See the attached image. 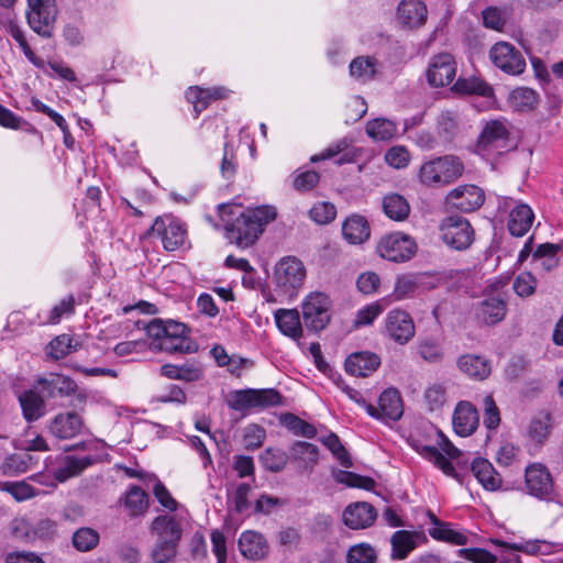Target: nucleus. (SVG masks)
I'll list each match as a JSON object with an SVG mask.
<instances>
[{
    "mask_svg": "<svg viewBox=\"0 0 563 563\" xmlns=\"http://www.w3.org/2000/svg\"><path fill=\"white\" fill-rule=\"evenodd\" d=\"M219 217L230 243L247 249L255 244L266 225L276 219L277 210L269 205L244 209L239 205L222 203L219 206Z\"/></svg>",
    "mask_w": 563,
    "mask_h": 563,
    "instance_id": "nucleus-1",
    "label": "nucleus"
},
{
    "mask_svg": "<svg viewBox=\"0 0 563 563\" xmlns=\"http://www.w3.org/2000/svg\"><path fill=\"white\" fill-rule=\"evenodd\" d=\"M150 347L167 353H192L196 344L187 335V327L174 320L154 319L146 325Z\"/></svg>",
    "mask_w": 563,
    "mask_h": 563,
    "instance_id": "nucleus-2",
    "label": "nucleus"
},
{
    "mask_svg": "<svg viewBox=\"0 0 563 563\" xmlns=\"http://www.w3.org/2000/svg\"><path fill=\"white\" fill-rule=\"evenodd\" d=\"M464 173V164L455 155H443L424 161L418 170V181L427 188L439 189L456 181Z\"/></svg>",
    "mask_w": 563,
    "mask_h": 563,
    "instance_id": "nucleus-3",
    "label": "nucleus"
},
{
    "mask_svg": "<svg viewBox=\"0 0 563 563\" xmlns=\"http://www.w3.org/2000/svg\"><path fill=\"white\" fill-rule=\"evenodd\" d=\"M511 135V125L505 118L482 122V130L476 141V153L484 157L500 154L507 148Z\"/></svg>",
    "mask_w": 563,
    "mask_h": 563,
    "instance_id": "nucleus-4",
    "label": "nucleus"
},
{
    "mask_svg": "<svg viewBox=\"0 0 563 563\" xmlns=\"http://www.w3.org/2000/svg\"><path fill=\"white\" fill-rule=\"evenodd\" d=\"M280 402L282 396L273 388L235 390L228 398V406L244 416L253 411L276 407Z\"/></svg>",
    "mask_w": 563,
    "mask_h": 563,
    "instance_id": "nucleus-5",
    "label": "nucleus"
},
{
    "mask_svg": "<svg viewBox=\"0 0 563 563\" xmlns=\"http://www.w3.org/2000/svg\"><path fill=\"white\" fill-rule=\"evenodd\" d=\"M147 233L159 239L167 252L185 249L188 245L186 225L170 214L157 217Z\"/></svg>",
    "mask_w": 563,
    "mask_h": 563,
    "instance_id": "nucleus-6",
    "label": "nucleus"
},
{
    "mask_svg": "<svg viewBox=\"0 0 563 563\" xmlns=\"http://www.w3.org/2000/svg\"><path fill=\"white\" fill-rule=\"evenodd\" d=\"M306 267L296 256H285L278 261L274 271L276 286L280 292L294 297L306 279Z\"/></svg>",
    "mask_w": 563,
    "mask_h": 563,
    "instance_id": "nucleus-7",
    "label": "nucleus"
},
{
    "mask_svg": "<svg viewBox=\"0 0 563 563\" xmlns=\"http://www.w3.org/2000/svg\"><path fill=\"white\" fill-rule=\"evenodd\" d=\"M332 301L321 291L309 292L301 302L305 325L312 331L323 330L331 319Z\"/></svg>",
    "mask_w": 563,
    "mask_h": 563,
    "instance_id": "nucleus-8",
    "label": "nucleus"
},
{
    "mask_svg": "<svg viewBox=\"0 0 563 563\" xmlns=\"http://www.w3.org/2000/svg\"><path fill=\"white\" fill-rule=\"evenodd\" d=\"M441 240L451 249L464 251L474 242L475 232L470 221L460 216L444 218L439 227Z\"/></svg>",
    "mask_w": 563,
    "mask_h": 563,
    "instance_id": "nucleus-9",
    "label": "nucleus"
},
{
    "mask_svg": "<svg viewBox=\"0 0 563 563\" xmlns=\"http://www.w3.org/2000/svg\"><path fill=\"white\" fill-rule=\"evenodd\" d=\"M57 12L55 0H27V23L43 37L52 36Z\"/></svg>",
    "mask_w": 563,
    "mask_h": 563,
    "instance_id": "nucleus-10",
    "label": "nucleus"
},
{
    "mask_svg": "<svg viewBox=\"0 0 563 563\" xmlns=\"http://www.w3.org/2000/svg\"><path fill=\"white\" fill-rule=\"evenodd\" d=\"M377 253L384 260L401 263L409 261L417 252L412 238L400 232L384 235L377 243Z\"/></svg>",
    "mask_w": 563,
    "mask_h": 563,
    "instance_id": "nucleus-11",
    "label": "nucleus"
},
{
    "mask_svg": "<svg viewBox=\"0 0 563 563\" xmlns=\"http://www.w3.org/2000/svg\"><path fill=\"white\" fill-rule=\"evenodd\" d=\"M525 492L539 499L551 500L554 493V482L549 468L541 463H531L525 471Z\"/></svg>",
    "mask_w": 563,
    "mask_h": 563,
    "instance_id": "nucleus-12",
    "label": "nucleus"
},
{
    "mask_svg": "<svg viewBox=\"0 0 563 563\" xmlns=\"http://www.w3.org/2000/svg\"><path fill=\"white\" fill-rule=\"evenodd\" d=\"M385 334L398 344H407L416 333L411 316L399 308L388 311L384 322Z\"/></svg>",
    "mask_w": 563,
    "mask_h": 563,
    "instance_id": "nucleus-13",
    "label": "nucleus"
},
{
    "mask_svg": "<svg viewBox=\"0 0 563 563\" xmlns=\"http://www.w3.org/2000/svg\"><path fill=\"white\" fill-rule=\"evenodd\" d=\"M456 75V62L446 52L431 56L426 69L427 81L431 87L439 88L450 85Z\"/></svg>",
    "mask_w": 563,
    "mask_h": 563,
    "instance_id": "nucleus-14",
    "label": "nucleus"
},
{
    "mask_svg": "<svg viewBox=\"0 0 563 563\" xmlns=\"http://www.w3.org/2000/svg\"><path fill=\"white\" fill-rule=\"evenodd\" d=\"M493 64L509 75H520L526 69V60L522 54L507 42H498L489 51Z\"/></svg>",
    "mask_w": 563,
    "mask_h": 563,
    "instance_id": "nucleus-15",
    "label": "nucleus"
},
{
    "mask_svg": "<svg viewBox=\"0 0 563 563\" xmlns=\"http://www.w3.org/2000/svg\"><path fill=\"white\" fill-rule=\"evenodd\" d=\"M366 412L382 421H397L404 413L402 400L399 391L395 388L384 390L378 398V407L363 401Z\"/></svg>",
    "mask_w": 563,
    "mask_h": 563,
    "instance_id": "nucleus-16",
    "label": "nucleus"
},
{
    "mask_svg": "<svg viewBox=\"0 0 563 563\" xmlns=\"http://www.w3.org/2000/svg\"><path fill=\"white\" fill-rule=\"evenodd\" d=\"M494 545L501 549V558L505 562H510L515 552H523L529 555H549L558 551L559 544L545 540H527L521 542L508 543L498 539L490 541Z\"/></svg>",
    "mask_w": 563,
    "mask_h": 563,
    "instance_id": "nucleus-17",
    "label": "nucleus"
},
{
    "mask_svg": "<svg viewBox=\"0 0 563 563\" xmlns=\"http://www.w3.org/2000/svg\"><path fill=\"white\" fill-rule=\"evenodd\" d=\"M485 194L475 185H461L452 189L446 196V202L462 212H472L482 207Z\"/></svg>",
    "mask_w": 563,
    "mask_h": 563,
    "instance_id": "nucleus-18",
    "label": "nucleus"
},
{
    "mask_svg": "<svg viewBox=\"0 0 563 563\" xmlns=\"http://www.w3.org/2000/svg\"><path fill=\"white\" fill-rule=\"evenodd\" d=\"M35 388L44 398L68 397L76 393L77 384L74 379L63 374L48 373L35 382Z\"/></svg>",
    "mask_w": 563,
    "mask_h": 563,
    "instance_id": "nucleus-19",
    "label": "nucleus"
},
{
    "mask_svg": "<svg viewBox=\"0 0 563 563\" xmlns=\"http://www.w3.org/2000/svg\"><path fill=\"white\" fill-rule=\"evenodd\" d=\"M439 445L441 451L434 446H426L423 450L424 456L438 468H440L445 475L455 477V470L450 459H457L461 455V451L444 437H441Z\"/></svg>",
    "mask_w": 563,
    "mask_h": 563,
    "instance_id": "nucleus-20",
    "label": "nucleus"
},
{
    "mask_svg": "<svg viewBox=\"0 0 563 563\" xmlns=\"http://www.w3.org/2000/svg\"><path fill=\"white\" fill-rule=\"evenodd\" d=\"M376 517V509L366 501L350 504L342 515L344 525L354 530L371 527Z\"/></svg>",
    "mask_w": 563,
    "mask_h": 563,
    "instance_id": "nucleus-21",
    "label": "nucleus"
},
{
    "mask_svg": "<svg viewBox=\"0 0 563 563\" xmlns=\"http://www.w3.org/2000/svg\"><path fill=\"white\" fill-rule=\"evenodd\" d=\"M238 545L241 554L252 561L264 560L269 553L266 538L254 530L242 532L238 540Z\"/></svg>",
    "mask_w": 563,
    "mask_h": 563,
    "instance_id": "nucleus-22",
    "label": "nucleus"
},
{
    "mask_svg": "<svg viewBox=\"0 0 563 563\" xmlns=\"http://www.w3.org/2000/svg\"><path fill=\"white\" fill-rule=\"evenodd\" d=\"M427 541L426 534L421 531L398 530L390 539L391 558L405 560L419 544Z\"/></svg>",
    "mask_w": 563,
    "mask_h": 563,
    "instance_id": "nucleus-23",
    "label": "nucleus"
},
{
    "mask_svg": "<svg viewBox=\"0 0 563 563\" xmlns=\"http://www.w3.org/2000/svg\"><path fill=\"white\" fill-rule=\"evenodd\" d=\"M230 93L231 90L223 86L211 88L195 86L186 91V99L192 103L196 117H198L212 101L227 99Z\"/></svg>",
    "mask_w": 563,
    "mask_h": 563,
    "instance_id": "nucleus-24",
    "label": "nucleus"
},
{
    "mask_svg": "<svg viewBox=\"0 0 563 563\" xmlns=\"http://www.w3.org/2000/svg\"><path fill=\"white\" fill-rule=\"evenodd\" d=\"M456 366L474 380H485L492 374V362L485 356L466 353L457 357Z\"/></svg>",
    "mask_w": 563,
    "mask_h": 563,
    "instance_id": "nucleus-25",
    "label": "nucleus"
},
{
    "mask_svg": "<svg viewBox=\"0 0 563 563\" xmlns=\"http://www.w3.org/2000/svg\"><path fill=\"white\" fill-rule=\"evenodd\" d=\"M478 421V412L471 402L461 401L456 405L453 413V428L456 434L471 435L476 430Z\"/></svg>",
    "mask_w": 563,
    "mask_h": 563,
    "instance_id": "nucleus-26",
    "label": "nucleus"
},
{
    "mask_svg": "<svg viewBox=\"0 0 563 563\" xmlns=\"http://www.w3.org/2000/svg\"><path fill=\"white\" fill-rule=\"evenodd\" d=\"M475 314L481 322L487 325L497 324L507 314V303L498 296H489L478 303Z\"/></svg>",
    "mask_w": 563,
    "mask_h": 563,
    "instance_id": "nucleus-27",
    "label": "nucleus"
},
{
    "mask_svg": "<svg viewBox=\"0 0 563 563\" xmlns=\"http://www.w3.org/2000/svg\"><path fill=\"white\" fill-rule=\"evenodd\" d=\"M397 15L402 25L416 29L426 23L428 10L421 0H402L398 4Z\"/></svg>",
    "mask_w": 563,
    "mask_h": 563,
    "instance_id": "nucleus-28",
    "label": "nucleus"
},
{
    "mask_svg": "<svg viewBox=\"0 0 563 563\" xmlns=\"http://www.w3.org/2000/svg\"><path fill=\"white\" fill-rule=\"evenodd\" d=\"M84 426L81 417L76 412L58 413L51 422L49 430L58 439H71L79 434Z\"/></svg>",
    "mask_w": 563,
    "mask_h": 563,
    "instance_id": "nucleus-29",
    "label": "nucleus"
},
{
    "mask_svg": "<svg viewBox=\"0 0 563 563\" xmlns=\"http://www.w3.org/2000/svg\"><path fill=\"white\" fill-rule=\"evenodd\" d=\"M379 357L371 352L351 354L345 361V371L354 376L366 377L377 369Z\"/></svg>",
    "mask_w": 563,
    "mask_h": 563,
    "instance_id": "nucleus-30",
    "label": "nucleus"
},
{
    "mask_svg": "<svg viewBox=\"0 0 563 563\" xmlns=\"http://www.w3.org/2000/svg\"><path fill=\"white\" fill-rule=\"evenodd\" d=\"M356 157L355 150L351 146L346 139L339 140L330 144L327 148L311 157V162H319L324 159H335V164L343 165L354 162Z\"/></svg>",
    "mask_w": 563,
    "mask_h": 563,
    "instance_id": "nucleus-31",
    "label": "nucleus"
},
{
    "mask_svg": "<svg viewBox=\"0 0 563 563\" xmlns=\"http://www.w3.org/2000/svg\"><path fill=\"white\" fill-rule=\"evenodd\" d=\"M534 213L527 203H518L511 210L508 220V230L514 236H523L530 230Z\"/></svg>",
    "mask_w": 563,
    "mask_h": 563,
    "instance_id": "nucleus-32",
    "label": "nucleus"
},
{
    "mask_svg": "<svg viewBox=\"0 0 563 563\" xmlns=\"http://www.w3.org/2000/svg\"><path fill=\"white\" fill-rule=\"evenodd\" d=\"M471 470L475 478L486 490H497L501 485V477L486 459H475Z\"/></svg>",
    "mask_w": 563,
    "mask_h": 563,
    "instance_id": "nucleus-33",
    "label": "nucleus"
},
{
    "mask_svg": "<svg viewBox=\"0 0 563 563\" xmlns=\"http://www.w3.org/2000/svg\"><path fill=\"white\" fill-rule=\"evenodd\" d=\"M152 531L158 540L173 541L178 543L181 538V527L179 521L170 515L157 516L152 521Z\"/></svg>",
    "mask_w": 563,
    "mask_h": 563,
    "instance_id": "nucleus-34",
    "label": "nucleus"
},
{
    "mask_svg": "<svg viewBox=\"0 0 563 563\" xmlns=\"http://www.w3.org/2000/svg\"><path fill=\"white\" fill-rule=\"evenodd\" d=\"M275 321L280 332L294 340L302 336V327L297 309H278L275 312Z\"/></svg>",
    "mask_w": 563,
    "mask_h": 563,
    "instance_id": "nucleus-35",
    "label": "nucleus"
},
{
    "mask_svg": "<svg viewBox=\"0 0 563 563\" xmlns=\"http://www.w3.org/2000/svg\"><path fill=\"white\" fill-rule=\"evenodd\" d=\"M430 518L435 525L433 528L429 529L431 538L454 545H465L467 543L468 538L464 531L455 530L450 523L438 521L435 516L431 512Z\"/></svg>",
    "mask_w": 563,
    "mask_h": 563,
    "instance_id": "nucleus-36",
    "label": "nucleus"
},
{
    "mask_svg": "<svg viewBox=\"0 0 563 563\" xmlns=\"http://www.w3.org/2000/svg\"><path fill=\"white\" fill-rule=\"evenodd\" d=\"M342 233L350 244H361L369 238L371 231L367 220L354 214L344 221Z\"/></svg>",
    "mask_w": 563,
    "mask_h": 563,
    "instance_id": "nucleus-37",
    "label": "nucleus"
},
{
    "mask_svg": "<svg viewBox=\"0 0 563 563\" xmlns=\"http://www.w3.org/2000/svg\"><path fill=\"white\" fill-rule=\"evenodd\" d=\"M40 393L34 385L32 389L19 396L23 416L27 421L38 420L45 413L44 398L40 396Z\"/></svg>",
    "mask_w": 563,
    "mask_h": 563,
    "instance_id": "nucleus-38",
    "label": "nucleus"
},
{
    "mask_svg": "<svg viewBox=\"0 0 563 563\" xmlns=\"http://www.w3.org/2000/svg\"><path fill=\"white\" fill-rule=\"evenodd\" d=\"M121 503L131 517L143 515L148 508V496L141 487L132 485L121 497Z\"/></svg>",
    "mask_w": 563,
    "mask_h": 563,
    "instance_id": "nucleus-39",
    "label": "nucleus"
},
{
    "mask_svg": "<svg viewBox=\"0 0 563 563\" xmlns=\"http://www.w3.org/2000/svg\"><path fill=\"white\" fill-rule=\"evenodd\" d=\"M36 463L37 459L32 454L29 452H21L5 457L0 468L3 475L18 476L30 471Z\"/></svg>",
    "mask_w": 563,
    "mask_h": 563,
    "instance_id": "nucleus-40",
    "label": "nucleus"
},
{
    "mask_svg": "<svg viewBox=\"0 0 563 563\" xmlns=\"http://www.w3.org/2000/svg\"><path fill=\"white\" fill-rule=\"evenodd\" d=\"M290 455L300 468L310 470L318 462V448L312 443L296 442L290 449Z\"/></svg>",
    "mask_w": 563,
    "mask_h": 563,
    "instance_id": "nucleus-41",
    "label": "nucleus"
},
{
    "mask_svg": "<svg viewBox=\"0 0 563 563\" xmlns=\"http://www.w3.org/2000/svg\"><path fill=\"white\" fill-rule=\"evenodd\" d=\"M383 208L388 218L395 221L405 220L410 212V206L405 197L390 194L384 197Z\"/></svg>",
    "mask_w": 563,
    "mask_h": 563,
    "instance_id": "nucleus-42",
    "label": "nucleus"
},
{
    "mask_svg": "<svg viewBox=\"0 0 563 563\" xmlns=\"http://www.w3.org/2000/svg\"><path fill=\"white\" fill-rule=\"evenodd\" d=\"M92 463L93 460L89 456L75 457L67 455L64 457L62 466L56 471L55 478L59 482H64L71 476L78 475Z\"/></svg>",
    "mask_w": 563,
    "mask_h": 563,
    "instance_id": "nucleus-43",
    "label": "nucleus"
},
{
    "mask_svg": "<svg viewBox=\"0 0 563 563\" xmlns=\"http://www.w3.org/2000/svg\"><path fill=\"white\" fill-rule=\"evenodd\" d=\"M452 89L457 93L490 97L493 88L477 77L459 78Z\"/></svg>",
    "mask_w": 563,
    "mask_h": 563,
    "instance_id": "nucleus-44",
    "label": "nucleus"
},
{
    "mask_svg": "<svg viewBox=\"0 0 563 563\" xmlns=\"http://www.w3.org/2000/svg\"><path fill=\"white\" fill-rule=\"evenodd\" d=\"M376 59L369 56H360L354 58L350 64V74L360 81H368L376 74Z\"/></svg>",
    "mask_w": 563,
    "mask_h": 563,
    "instance_id": "nucleus-45",
    "label": "nucleus"
},
{
    "mask_svg": "<svg viewBox=\"0 0 563 563\" xmlns=\"http://www.w3.org/2000/svg\"><path fill=\"white\" fill-rule=\"evenodd\" d=\"M366 133L375 141H389L397 134V126L390 120L374 119L367 122Z\"/></svg>",
    "mask_w": 563,
    "mask_h": 563,
    "instance_id": "nucleus-46",
    "label": "nucleus"
},
{
    "mask_svg": "<svg viewBox=\"0 0 563 563\" xmlns=\"http://www.w3.org/2000/svg\"><path fill=\"white\" fill-rule=\"evenodd\" d=\"M0 489L9 493L16 501L21 503L41 494L40 489L33 487L26 481L2 482Z\"/></svg>",
    "mask_w": 563,
    "mask_h": 563,
    "instance_id": "nucleus-47",
    "label": "nucleus"
},
{
    "mask_svg": "<svg viewBox=\"0 0 563 563\" xmlns=\"http://www.w3.org/2000/svg\"><path fill=\"white\" fill-rule=\"evenodd\" d=\"M418 289L417 278L411 274H404L396 278L393 294V301H401L413 297Z\"/></svg>",
    "mask_w": 563,
    "mask_h": 563,
    "instance_id": "nucleus-48",
    "label": "nucleus"
},
{
    "mask_svg": "<svg viewBox=\"0 0 563 563\" xmlns=\"http://www.w3.org/2000/svg\"><path fill=\"white\" fill-rule=\"evenodd\" d=\"M73 545L80 552L93 550L100 540L99 532L89 527H82L73 534Z\"/></svg>",
    "mask_w": 563,
    "mask_h": 563,
    "instance_id": "nucleus-49",
    "label": "nucleus"
},
{
    "mask_svg": "<svg viewBox=\"0 0 563 563\" xmlns=\"http://www.w3.org/2000/svg\"><path fill=\"white\" fill-rule=\"evenodd\" d=\"M460 128V117L456 111L444 110L438 117V130L448 141L452 140Z\"/></svg>",
    "mask_w": 563,
    "mask_h": 563,
    "instance_id": "nucleus-50",
    "label": "nucleus"
},
{
    "mask_svg": "<svg viewBox=\"0 0 563 563\" xmlns=\"http://www.w3.org/2000/svg\"><path fill=\"white\" fill-rule=\"evenodd\" d=\"M338 483L344 484L349 487L362 488L365 490H373L375 488V481L368 476H362L349 471H339L334 474Z\"/></svg>",
    "mask_w": 563,
    "mask_h": 563,
    "instance_id": "nucleus-51",
    "label": "nucleus"
},
{
    "mask_svg": "<svg viewBox=\"0 0 563 563\" xmlns=\"http://www.w3.org/2000/svg\"><path fill=\"white\" fill-rule=\"evenodd\" d=\"M376 560V551L368 543L354 544L346 554V563H375Z\"/></svg>",
    "mask_w": 563,
    "mask_h": 563,
    "instance_id": "nucleus-52",
    "label": "nucleus"
},
{
    "mask_svg": "<svg viewBox=\"0 0 563 563\" xmlns=\"http://www.w3.org/2000/svg\"><path fill=\"white\" fill-rule=\"evenodd\" d=\"M538 286L537 278L530 272L518 274L512 283V289L520 298H528L536 294Z\"/></svg>",
    "mask_w": 563,
    "mask_h": 563,
    "instance_id": "nucleus-53",
    "label": "nucleus"
},
{
    "mask_svg": "<svg viewBox=\"0 0 563 563\" xmlns=\"http://www.w3.org/2000/svg\"><path fill=\"white\" fill-rule=\"evenodd\" d=\"M511 103L519 111L531 110L538 103V95L530 88H517L511 92Z\"/></svg>",
    "mask_w": 563,
    "mask_h": 563,
    "instance_id": "nucleus-54",
    "label": "nucleus"
},
{
    "mask_svg": "<svg viewBox=\"0 0 563 563\" xmlns=\"http://www.w3.org/2000/svg\"><path fill=\"white\" fill-rule=\"evenodd\" d=\"M424 400L430 411L440 410L446 402V388L441 383H434L427 387Z\"/></svg>",
    "mask_w": 563,
    "mask_h": 563,
    "instance_id": "nucleus-55",
    "label": "nucleus"
},
{
    "mask_svg": "<svg viewBox=\"0 0 563 563\" xmlns=\"http://www.w3.org/2000/svg\"><path fill=\"white\" fill-rule=\"evenodd\" d=\"M419 355L428 363H440L443 361L444 352L440 343L433 340L420 341L417 345Z\"/></svg>",
    "mask_w": 563,
    "mask_h": 563,
    "instance_id": "nucleus-56",
    "label": "nucleus"
},
{
    "mask_svg": "<svg viewBox=\"0 0 563 563\" xmlns=\"http://www.w3.org/2000/svg\"><path fill=\"white\" fill-rule=\"evenodd\" d=\"M322 443L332 452L340 464L344 467H351L352 461L345 448L342 445L339 437L334 433H329L322 438Z\"/></svg>",
    "mask_w": 563,
    "mask_h": 563,
    "instance_id": "nucleus-57",
    "label": "nucleus"
},
{
    "mask_svg": "<svg viewBox=\"0 0 563 563\" xmlns=\"http://www.w3.org/2000/svg\"><path fill=\"white\" fill-rule=\"evenodd\" d=\"M178 543L156 539V544L152 551V558L155 563H167L177 554Z\"/></svg>",
    "mask_w": 563,
    "mask_h": 563,
    "instance_id": "nucleus-58",
    "label": "nucleus"
},
{
    "mask_svg": "<svg viewBox=\"0 0 563 563\" xmlns=\"http://www.w3.org/2000/svg\"><path fill=\"white\" fill-rule=\"evenodd\" d=\"M264 467L272 472H280L287 464L288 456L282 450L267 449L261 455Z\"/></svg>",
    "mask_w": 563,
    "mask_h": 563,
    "instance_id": "nucleus-59",
    "label": "nucleus"
},
{
    "mask_svg": "<svg viewBox=\"0 0 563 563\" xmlns=\"http://www.w3.org/2000/svg\"><path fill=\"white\" fill-rule=\"evenodd\" d=\"M73 339L68 334H62L56 336L51 341L48 345V355L54 360H60L68 355L71 350H76V346H73Z\"/></svg>",
    "mask_w": 563,
    "mask_h": 563,
    "instance_id": "nucleus-60",
    "label": "nucleus"
},
{
    "mask_svg": "<svg viewBox=\"0 0 563 563\" xmlns=\"http://www.w3.org/2000/svg\"><path fill=\"white\" fill-rule=\"evenodd\" d=\"M336 214L334 205L330 202L316 203L309 211L311 220L319 224H327L331 222Z\"/></svg>",
    "mask_w": 563,
    "mask_h": 563,
    "instance_id": "nucleus-61",
    "label": "nucleus"
},
{
    "mask_svg": "<svg viewBox=\"0 0 563 563\" xmlns=\"http://www.w3.org/2000/svg\"><path fill=\"white\" fill-rule=\"evenodd\" d=\"M385 161L389 166L396 169L405 168L410 162V154L405 146H393L386 152Z\"/></svg>",
    "mask_w": 563,
    "mask_h": 563,
    "instance_id": "nucleus-62",
    "label": "nucleus"
},
{
    "mask_svg": "<svg viewBox=\"0 0 563 563\" xmlns=\"http://www.w3.org/2000/svg\"><path fill=\"white\" fill-rule=\"evenodd\" d=\"M380 286V278L375 272H364L356 280L357 289L364 295H374L378 291Z\"/></svg>",
    "mask_w": 563,
    "mask_h": 563,
    "instance_id": "nucleus-63",
    "label": "nucleus"
},
{
    "mask_svg": "<svg viewBox=\"0 0 563 563\" xmlns=\"http://www.w3.org/2000/svg\"><path fill=\"white\" fill-rule=\"evenodd\" d=\"M459 555L472 563H496L497 556L485 549H460Z\"/></svg>",
    "mask_w": 563,
    "mask_h": 563,
    "instance_id": "nucleus-64",
    "label": "nucleus"
}]
</instances>
